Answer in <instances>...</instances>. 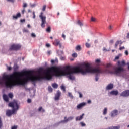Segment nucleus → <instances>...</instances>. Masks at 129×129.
<instances>
[{"instance_id":"43","label":"nucleus","mask_w":129,"mask_h":129,"mask_svg":"<svg viewBox=\"0 0 129 129\" xmlns=\"http://www.w3.org/2000/svg\"><path fill=\"white\" fill-rule=\"evenodd\" d=\"M80 124L81 125V126H82V127L85 126V125H86V124L85 123H83V122H80Z\"/></svg>"},{"instance_id":"24","label":"nucleus","mask_w":129,"mask_h":129,"mask_svg":"<svg viewBox=\"0 0 129 129\" xmlns=\"http://www.w3.org/2000/svg\"><path fill=\"white\" fill-rule=\"evenodd\" d=\"M38 111L39 112H45V109H43V107H40L39 108H38Z\"/></svg>"},{"instance_id":"40","label":"nucleus","mask_w":129,"mask_h":129,"mask_svg":"<svg viewBox=\"0 0 129 129\" xmlns=\"http://www.w3.org/2000/svg\"><path fill=\"white\" fill-rule=\"evenodd\" d=\"M78 93H79V97L80 98H82L83 95H82V94H81V93H80V92H78Z\"/></svg>"},{"instance_id":"25","label":"nucleus","mask_w":129,"mask_h":129,"mask_svg":"<svg viewBox=\"0 0 129 129\" xmlns=\"http://www.w3.org/2000/svg\"><path fill=\"white\" fill-rule=\"evenodd\" d=\"M77 25H78L80 27H82V26H83V24L82 23V22H80V20H78L77 22Z\"/></svg>"},{"instance_id":"27","label":"nucleus","mask_w":129,"mask_h":129,"mask_svg":"<svg viewBox=\"0 0 129 129\" xmlns=\"http://www.w3.org/2000/svg\"><path fill=\"white\" fill-rule=\"evenodd\" d=\"M46 32L48 33H51V27L48 26L47 28L46 29Z\"/></svg>"},{"instance_id":"41","label":"nucleus","mask_w":129,"mask_h":129,"mask_svg":"<svg viewBox=\"0 0 129 129\" xmlns=\"http://www.w3.org/2000/svg\"><path fill=\"white\" fill-rule=\"evenodd\" d=\"M31 37H32V38H36V35L35 34V33H31Z\"/></svg>"},{"instance_id":"26","label":"nucleus","mask_w":129,"mask_h":129,"mask_svg":"<svg viewBox=\"0 0 129 129\" xmlns=\"http://www.w3.org/2000/svg\"><path fill=\"white\" fill-rule=\"evenodd\" d=\"M76 49L77 51H81V46H80V45H78V46H77Z\"/></svg>"},{"instance_id":"3","label":"nucleus","mask_w":129,"mask_h":129,"mask_svg":"<svg viewBox=\"0 0 129 129\" xmlns=\"http://www.w3.org/2000/svg\"><path fill=\"white\" fill-rule=\"evenodd\" d=\"M125 65H126L125 63V61L123 60L122 61H118V67L114 69V71H111L109 68L111 67V64L108 63L107 64L106 67V69H105L104 71V73L105 72H107L108 73H109L110 74H114L115 75H117V76H120L122 73L124 72V69L123 68V66H125Z\"/></svg>"},{"instance_id":"9","label":"nucleus","mask_w":129,"mask_h":129,"mask_svg":"<svg viewBox=\"0 0 129 129\" xmlns=\"http://www.w3.org/2000/svg\"><path fill=\"white\" fill-rule=\"evenodd\" d=\"M118 114V110H113L112 112H111V117H114L116 116Z\"/></svg>"},{"instance_id":"15","label":"nucleus","mask_w":129,"mask_h":129,"mask_svg":"<svg viewBox=\"0 0 129 129\" xmlns=\"http://www.w3.org/2000/svg\"><path fill=\"white\" fill-rule=\"evenodd\" d=\"M63 120H61L59 122H58L57 123H56L53 126H54V127H57V126H59V125H60V124H61V123H62V124H64V122H63Z\"/></svg>"},{"instance_id":"13","label":"nucleus","mask_w":129,"mask_h":129,"mask_svg":"<svg viewBox=\"0 0 129 129\" xmlns=\"http://www.w3.org/2000/svg\"><path fill=\"white\" fill-rule=\"evenodd\" d=\"M84 116V113H83L80 116H77L76 117V121H78L82 120L83 119V117Z\"/></svg>"},{"instance_id":"64","label":"nucleus","mask_w":129,"mask_h":129,"mask_svg":"<svg viewBox=\"0 0 129 129\" xmlns=\"http://www.w3.org/2000/svg\"><path fill=\"white\" fill-rule=\"evenodd\" d=\"M127 65L128 66V70H129V62H128V63H127Z\"/></svg>"},{"instance_id":"47","label":"nucleus","mask_w":129,"mask_h":129,"mask_svg":"<svg viewBox=\"0 0 129 129\" xmlns=\"http://www.w3.org/2000/svg\"><path fill=\"white\" fill-rule=\"evenodd\" d=\"M91 20L92 22H95V21H96L95 18H94L93 17H91Z\"/></svg>"},{"instance_id":"51","label":"nucleus","mask_w":129,"mask_h":129,"mask_svg":"<svg viewBox=\"0 0 129 129\" xmlns=\"http://www.w3.org/2000/svg\"><path fill=\"white\" fill-rule=\"evenodd\" d=\"M20 22H21V23H25V22H26V20L21 19V20H20Z\"/></svg>"},{"instance_id":"28","label":"nucleus","mask_w":129,"mask_h":129,"mask_svg":"<svg viewBox=\"0 0 129 129\" xmlns=\"http://www.w3.org/2000/svg\"><path fill=\"white\" fill-rule=\"evenodd\" d=\"M8 96L10 98H13V97H14V95L13 94V93H9Z\"/></svg>"},{"instance_id":"22","label":"nucleus","mask_w":129,"mask_h":129,"mask_svg":"<svg viewBox=\"0 0 129 129\" xmlns=\"http://www.w3.org/2000/svg\"><path fill=\"white\" fill-rule=\"evenodd\" d=\"M103 115H106V114H107V108H104L103 111Z\"/></svg>"},{"instance_id":"56","label":"nucleus","mask_w":129,"mask_h":129,"mask_svg":"<svg viewBox=\"0 0 129 129\" xmlns=\"http://www.w3.org/2000/svg\"><path fill=\"white\" fill-rule=\"evenodd\" d=\"M60 60H64V57L62 56H59Z\"/></svg>"},{"instance_id":"17","label":"nucleus","mask_w":129,"mask_h":129,"mask_svg":"<svg viewBox=\"0 0 129 129\" xmlns=\"http://www.w3.org/2000/svg\"><path fill=\"white\" fill-rule=\"evenodd\" d=\"M3 99L6 102H9V97L7 96V95L6 94L3 95Z\"/></svg>"},{"instance_id":"60","label":"nucleus","mask_w":129,"mask_h":129,"mask_svg":"<svg viewBox=\"0 0 129 129\" xmlns=\"http://www.w3.org/2000/svg\"><path fill=\"white\" fill-rule=\"evenodd\" d=\"M47 54H48V55H51V51H47Z\"/></svg>"},{"instance_id":"37","label":"nucleus","mask_w":129,"mask_h":129,"mask_svg":"<svg viewBox=\"0 0 129 129\" xmlns=\"http://www.w3.org/2000/svg\"><path fill=\"white\" fill-rule=\"evenodd\" d=\"M68 95L69 97H70L72 99L73 98V96L72 95V94H71V93H68Z\"/></svg>"},{"instance_id":"14","label":"nucleus","mask_w":129,"mask_h":129,"mask_svg":"<svg viewBox=\"0 0 129 129\" xmlns=\"http://www.w3.org/2000/svg\"><path fill=\"white\" fill-rule=\"evenodd\" d=\"M109 93H110V94H111V95H115V96H116V95H118V91L113 90V91H111Z\"/></svg>"},{"instance_id":"2","label":"nucleus","mask_w":129,"mask_h":129,"mask_svg":"<svg viewBox=\"0 0 129 129\" xmlns=\"http://www.w3.org/2000/svg\"><path fill=\"white\" fill-rule=\"evenodd\" d=\"M60 76H56V77L67 76V78H69L70 80H75V77L73 76V74L81 73L82 75H86L87 73H90L91 74L96 73L95 80L97 82L99 80V77H100V74H99V73L101 74H103V73H104V71L103 70H101L99 68L94 69L89 63H83L81 66H66L64 71H63L61 68H60Z\"/></svg>"},{"instance_id":"31","label":"nucleus","mask_w":129,"mask_h":129,"mask_svg":"<svg viewBox=\"0 0 129 129\" xmlns=\"http://www.w3.org/2000/svg\"><path fill=\"white\" fill-rule=\"evenodd\" d=\"M51 64H55L56 62H58V59L51 60Z\"/></svg>"},{"instance_id":"50","label":"nucleus","mask_w":129,"mask_h":129,"mask_svg":"<svg viewBox=\"0 0 129 129\" xmlns=\"http://www.w3.org/2000/svg\"><path fill=\"white\" fill-rule=\"evenodd\" d=\"M30 6H31V8H35V7L36 6V4H30Z\"/></svg>"},{"instance_id":"10","label":"nucleus","mask_w":129,"mask_h":129,"mask_svg":"<svg viewBox=\"0 0 129 129\" xmlns=\"http://www.w3.org/2000/svg\"><path fill=\"white\" fill-rule=\"evenodd\" d=\"M74 119V117L70 116L66 120H63V121H62V122H64V123H67V122H68V121L73 120V119Z\"/></svg>"},{"instance_id":"16","label":"nucleus","mask_w":129,"mask_h":129,"mask_svg":"<svg viewBox=\"0 0 129 129\" xmlns=\"http://www.w3.org/2000/svg\"><path fill=\"white\" fill-rule=\"evenodd\" d=\"M119 44H120V45H122V41L121 40H118L116 42L115 44V48H117V46H118Z\"/></svg>"},{"instance_id":"59","label":"nucleus","mask_w":129,"mask_h":129,"mask_svg":"<svg viewBox=\"0 0 129 129\" xmlns=\"http://www.w3.org/2000/svg\"><path fill=\"white\" fill-rule=\"evenodd\" d=\"M8 2H11V3H14V0H7Z\"/></svg>"},{"instance_id":"8","label":"nucleus","mask_w":129,"mask_h":129,"mask_svg":"<svg viewBox=\"0 0 129 129\" xmlns=\"http://www.w3.org/2000/svg\"><path fill=\"white\" fill-rule=\"evenodd\" d=\"M60 97H61V92L60 90H57L54 97V100H59Z\"/></svg>"},{"instance_id":"54","label":"nucleus","mask_w":129,"mask_h":129,"mask_svg":"<svg viewBox=\"0 0 129 129\" xmlns=\"http://www.w3.org/2000/svg\"><path fill=\"white\" fill-rule=\"evenodd\" d=\"M115 59V60H118V59H119V55L116 56Z\"/></svg>"},{"instance_id":"55","label":"nucleus","mask_w":129,"mask_h":129,"mask_svg":"<svg viewBox=\"0 0 129 129\" xmlns=\"http://www.w3.org/2000/svg\"><path fill=\"white\" fill-rule=\"evenodd\" d=\"M62 37L63 38L64 40H65V38H66V36L65 35V34H62Z\"/></svg>"},{"instance_id":"48","label":"nucleus","mask_w":129,"mask_h":129,"mask_svg":"<svg viewBox=\"0 0 129 129\" xmlns=\"http://www.w3.org/2000/svg\"><path fill=\"white\" fill-rule=\"evenodd\" d=\"M18 128V126L14 125L11 127V129H17Z\"/></svg>"},{"instance_id":"1","label":"nucleus","mask_w":129,"mask_h":129,"mask_svg":"<svg viewBox=\"0 0 129 129\" xmlns=\"http://www.w3.org/2000/svg\"><path fill=\"white\" fill-rule=\"evenodd\" d=\"M18 69H19V66L18 65L15 64L14 66V72L12 74H4L2 77H0V86L1 87H5V88H10L12 89L13 87L15 86H25L29 81H31L34 85L36 86V81H42V80H51L53 79L54 76H60V73L61 72V69L60 67L57 66H52L49 68V69H46L45 72V76L42 77L40 76H37L35 78H33L31 76H28V75H25L26 79L23 80L22 82L14 83L11 81H15L16 80L15 74L18 75L22 76V74L23 75L25 74H33V71H27L26 70H23L21 72H18Z\"/></svg>"},{"instance_id":"35","label":"nucleus","mask_w":129,"mask_h":129,"mask_svg":"<svg viewBox=\"0 0 129 129\" xmlns=\"http://www.w3.org/2000/svg\"><path fill=\"white\" fill-rule=\"evenodd\" d=\"M103 51L104 52H109V51H110V49L109 50H107V49H106V48L105 47H103Z\"/></svg>"},{"instance_id":"20","label":"nucleus","mask_w":129,"mask_h":129,"mask_svg":"<svg viewBox=\"0 0 129 129\" xmlns=\"http://www.w3.org/2000/svg\"><path fill=\"white\" fill-rule=\"evenodd\" d=\"M52 86L53 88H55V89H57V88H58V85L57 83H54L52 84Z\"/></svg>"},{"instance_id":"6","label":"nucleus","mask_w":129,"mask_h":129,"mask_svg":"<svg viewBox=\"0 0 129 129\" xmlns=\"http://www.w3.org/2000/svg\"><path fill=\"white\" fill-rule=\"evenodd\" d=\"M21 46L20 44H13L11 46L9 50H10V51H18L21 49Z\"/></svg>"},{"instance_id":"61","label":"nucleus","mask_w":129,"mask_h":129,"mask_svg":"<svg viewBox=\"0 0 129 129\" xmlns=\"http://www.w3.org/2000/svg\"><path fill=\"white\" fill-rule=\"evenodd\" d=\"M25 13V9L22 11V14H24Z\"/></svg>"},{"instance_id":"38","label":"nucleus","mask_w":129,"mask_h":129,"mask_svg":"<svg viewBox=\"0 0 129 129\" xmlns=\"http://www.w3.org/2000/svg\"><path fill=\"white\" fill-rule=\"evenodd\" d=\"M44 70V68H40L39 69H38V71L39 72H43V71Z\"/></svg>"},{"instance_id":"32","label":"nucleus","mask_w":129,"mask_h":129,"mask_svg":"<svg viewBox=\"0 0 129 129\" xmlns=\"http://www.w3.org/2000/svg\"><path fill=\"white\" fill-rule=\"evenodd\" d=\"M95 62L97 64H99V63H100V62H101V61L100 59H96Z\"/></svg>"},{"instance_id":"53","label":"nucleus","mask_w":129,"mask_h":129,"mask_svg":"<svg viewBox=\"0 0 129 129\" xmlns=\"http://www.w3.org/2000/svg\"><path fill=\"white\" fill-rule=\"evenodd\" d=\"M125 55H126V56H128V51L126 50V51H125Z\"/></svg>"},{"instance_id":"30","label":"nucleus","mask_w":129,"mask_h":129,"mask_svg":"<svg viewBox=\"0 0 129 129\" xmlns=\"http://www.w3.org/2000/svg\"><path fill=\"white\" fill-rule=\"evenodd\" d=\"M48 91L49 92H53V89H52L51 86L48 87Z\"/></svg>"},{"instance_id":"21","label":"nucleus","mask_w":129,"mask_h":129,"mask_svg":"<svg viewBox=\"0 0 129 129\" xmlns=\"http://www.w3.org/2000/svg\"><path fill=\"white\" fill-rule=\"evenodd\" d=\"M57 53L58 54V56H62L63 54H64V52L63 51L58 50L57 51Z\"/></svg>"},{"instance_id":"52","label":"nucleus","mask_w":129,"mask_h":129,"mask_svg":"<svg viewBox=\"0 0 129 129\" xmlns=\"http://www.w3.org/2000/svg\"><path fill=\"white\" fill-rule=\"evenodd\" d=\"M46 46L47 47V48H49V47H51V45H50V44L49 43H47L46 44Z\"/></svg>"},{"instance_id":"5","label":"nucleus","mask_w":129,"mask_h":129,"mask_svg":"<svg viewBox=\"0 0 129 129\" xmlns=\"http://www.w3.org/2000/svg\"><path fill=\"white\" fill-rule=\"evenodd\" d=\"M43 15H44V13L41 12L39 15V18H40V19L41 20V22H42L41 25V28H45V24L47 23V22L46 21V16H43Z\"/></svg>"},{"instance_id":"46","label":"nucleus","mask_w":129,"mask_h":129,"mask_svg":"<svg viewBox=\"0 0 129 129\" xmlns=\"http://www.w3.org/2000/svg\"><path fill=\"white\" fill-rule=\"evenodd\" d=\"M33 19H36V15L35 14V11L33 12Z\"/></svg>"},{"instance_id":"63","label":"nucleus","mask_w":129,"mask_h":129,"mask_svg":"<svg viewBox=\"0 0 129 129\" xmlns=\"http://www.w3.org/2000/svg\"><path fill=\"white\" fill-rule=\"evenodd\" d=\"M88 103H91V100H88Z\"/></svg>"},{"instance_id":"44","label":"nucleus","mask_w":129,"mask_h":129,"mask_svg":"<svg viewBox=\"0 0 129 129\" xmlns=\"http://www.w3.org/2000/svg\"><path fill=\"white\" fill-rule=\"evenodd\" d=\"M114 41H113V40H110L109 41V44H110V45H112L113 44V43H114Z\"/></svg>"},{"instance_id":"29","label":"nucleus","mask_w":129,"mask_h":129,"mask_svg":"<svg viewBox=\"0 0 129 129\" xmlns=\"http://www.w3.org/2000/svg\"><path fill=\"white\" fill-rule=\"evenodd\" d=\"M3 127V121H2V118L0 117V129H2Z\"/></svg>"},{"instance_id":"42","label":"nucleus","mask_w":129,"mask_h":129,"mask_svg":"<svg viewBox=\"0 0 129 129\" xmlns=\"http://www.w3.org/2000/svg\"><path fill=\"white\" fill-rule=\"evenodd\" d=\"M23 7V8H27V7H28V4H27V3H24Z\"/></svg>"},{"instance_id":"33","label":"nucleus","mask_w":129,"mask_h":129,"mask_svg":"<svg viewBox=\"0 0 129 129\" xmlns=\"http://www.w3.org/2000/svg\"><path fill=\"white\" fill-rule=\"evenodd\" d=\"M61 90H63V91H66V90L65 89V86H64V85H61Z\"/></svg>"},{"instance_id":"7","label":"nucleus","mask_w":129,"mask_h":129,"mask_svg":"<svg viewBox=\"0 0 129 129\" xmlns=\"http://www.w3.org/2000/svg\"><path fill=\"white\" fill-rule=\"evenodd\" d=\"M120 96L123 97H128L129 96V90H125L120 94Z\"/></svg>"},{"instance_id":"45","label":"nucleus","mask_w":129,"mask_h":129,"mask_svg":"<svg viewBox=\"0 0 129 129\" xmlns=\"http://www.w3.org/2000/svg\"><path fill=\"white\" fill-rule=\"evenodd\" d=\"M42 10L43 12H45L46 11V5L43 6Z\"/></svg>"},{"instance_id":"34","label":"nucleus","mask_w":129,"mask_h":129,"mask_svg":"<svg viewBox=\"0 0 129 129\" xmlns=\"http://www.w3.org/2000/svg\"><path fill=\"white\" fill-rule=\"evenodd\" d=\"M23 31L24 33H29V30L26 28L23 29Z\"/></svg>"},{"instance_id":"18","label":"nucleus","mask_w":129,"mask_h":129,"mask_svg":"<svg viewBox=\"0 0 129 129\" xmlns=\"http://www.w3.org/2000/svg\"><path fill=\"white\" fill-rule=\"evenodd\" d=\"M21 17V13H19L16 15H13V19H17L18 18H20Z\"/></svg>"},{"instance_id":"49","label":"nucleus","mask_w":129,"mask_h":129,"mask_svg":"<svg viewBox=\"0 0 129 129\" xmlns=\"http://www.w3.org/2000/svg\"><path fill=\"white\" fill-rule=\"evenodd\" d=\"M27 102L28 103H31V102H32V100L31 99H28Z\"/></svg>"},{"instance_id":"62","label":"nucleus","mask_w":129,"mask_h":129,"mask_svg":"<svg viewBox=\"0 0 129 129\" xmlns=\"http://www.w3.org/2000/svg\"><path fill=\"white\" fill-rule=\"evenodd\" d=\"M127 39H129V33H127Z\"/></svg>"},{"instance_id":"39","label":"nucleus","mask_w":129,"mask_h":129,"mask_svg":"<svg viewBox=\"0 0 129 129\" xmlns=\"http://www.w3.org/2000/svg\"><path fill=\"white\" fill-rule=\"evenodd\" d=\"M86 47L87 48H90V44L88 43H86Z\"/></svg>"},{"instance_id":"12","label":"nucleus","mask_w":129,"mask_h":129,"mask_svg":"<svg viewBox=\"0 0 129 129\" xmlns=\"http://www.w3.org/2000/svg\"><path fill=\"white\" fill-rule=\"evenodd\" d=\"M85 104H86L85 102L81 103L77 106V109H80V108H82L83 106H85Z\"/></svg>"},{"instance_id":"11","label":"nucleus","mask_w":129,"mask_h":129,"mask_svg":"<svg viewBox=\"0 0 129 129\" xmlns=\"http://www.w3.org/2000/svg\"><path fill=\"white\" fill-rule=\"evenodd\" d=\"M113 84H109L106 87V90H111L113 88Z\"/></svg>"},{"instance_id":"58","label":"nucleus","mask_w":129,"mask_h":129,"mask_svg":"<svg viewBox=\"0 0 129 129\" xmlns=\"http://www.w3.org/2000/svg\"><path fill=\"white\" fill-rule=\"evenodd\" d=\"M8 69L9 71H11V70H12V67H9L8 68Z\"/></svg>"},{"instance_id":"23","label":"nucleus","mask_w":129,"mask_h":129,"mask_svg":"<svg viewBox=\"0 0 129 129\" xmlns=\"http://www.w3.org/2000/svg\"><path fill=\"white\" fill-rule=\"evenodd\" d=\"M55 42H56V43H55V46H59L61 43H60V41H59V40L56 39H55Z\"/></svg>"},{"instance_id":"4","label":"nucleus","mask_w":129,"mask_h":129,"mask_svg":"<svg viewBox=\"0 0 129 129\" xmlns=\"http://www.w3.org/2000/svg\"><path fill=\"white\" fill-rule=\"evenodd\" d=\"M9 107H12V110H8L6 111V115L7 116H11L12 114H14L18 109H19V105L18 104V101L17 100H14L9 103Z\"/></svg>"},{"instance_id":"57","label":"nucleus","mask_w":129,"mask_h":129,"mask_svg":"<svg viewBox=\"0 0 129 129\" xmlns=\"http://www.w3.org/2000/svg\"><path fill=\"white\" fill-rule=\"evenodd\" d=\"M123 49H124V46H122L119 48V50H123Z\"/></svg>"},{"instance_id":"19","label":"nucleus","mask_w":129,"mask_h":129,"mask_svg":"<svg viewBox=\"0 0 129 129\" xmlns=\"http://www.w3.org/2000/svg\"><path fill=\"white\" fill-rule=\"evenodd\" d=\"M120 126H110L108 127V129H120Z\"/></svg>"},{"instance_id":"36","label":"nucleus","mask_w":129,"mask_h":129,"mask_svg":"<svg viewBox=\"0 0 129 129\" xmlns=\"http://www.w3.org/2000/svg\"><path fill=\"white\" fill-rule=\"evenodd\" d=\"M72 57H73L74 58L77 57V53H73Z\"/></svg>"}]
</instances>
